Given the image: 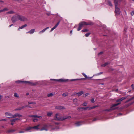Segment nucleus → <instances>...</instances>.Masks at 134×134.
Returning <instances> with one entry per match:
<instances>
[{
    "instance_id": "nucleus-1",
    "label": "nucleus",
    "mask_w": 134,
    "mask_h": 134,
    "mask_svg": "<svg viewBox=\"0 0 134 134\" xmlns=\"http://www.w3.org/2000/svg\"><path fill=\"white\" fill-rule=\"evenodd\" d=\"M59 114L57 113L55 115L54 120L57 121H63L67 119H69L71 118L70 116H65L64 117L59 116Z\"/></svg>"
},
{
    "instance_id": "nucleus-2",
    "label": "nucleus",
    "mask_w": 134,
    "mask_h": 134,
    "mask_svg": "<svg viewBox=\"0 0 134 134\" xmlns=\"http://www.w3.org/2000/svg\"><path fill=\"white\" fill-rule=\"evenodd\" d=\"M121 0H114V3L115 4V13L116 15H119L120 14L121 11L120 9L117 7L118 3L121 1Z\"/></svg>"
},
{
    "instance_id": "nucleus-3",
    "label": "nucleus",
    "mask_w": 134,
    "mask_h": 134,
    "mask_svg": "<svg viewBox=\"0 0 134 134\" xmlns=\"http://www.w3.org/2000/svg\"><path fill=\"white\" fill-rule=\"evenodd\" d=\"M121 104L120 102H119L117 104H113L112 105V107H110V109H105L104 110V111H109L110 110H114L115 109L113 108V107H115L116 106L118 105H119Z\"/></svg>"
},
{
    "instance_id": "nucleus-4",
    "label": "nucleus",
    "mask_w": 134,
    "mask_h": 134,
    "mask_svg": "<svg viewBox=\"0 0 134 134\" xmlns=\"http://www.w3.org/2000/svg\"><path fill=\"white\" fill-rule=\"evenodd\" d=\"M92 23L90 22L89 23H87L85 21H82L80 22L79 24V25L81 26L82 27H83L84 25H92Z\"/></svg>"
},
{
    "instance_id": "nucleus-5",
    "label": "nucleus",
    "mask_w": 134,
    "mask_h": 134,
    "mask_svg": "<svg viewBox=\"0 0 134 134\" xmlns=\"http://www.w3.org/2000/svg\"><path fill=\"white\" fill-rule=\"evenodd\" d=\"M19 20V15H16L14 16H13L11 18V20L13 23Z\"/></svg>"
},
{
    "instance_id": "nucleus-6",
    "label": "nucleus",
    "mask_w": 134,
    "mask_h": 134,
    "mask_svg": "<svg viewBox=\"0 0 134 134\" xmlns=\"http://www.w3.org/2000/svg\"><path fill=\"white\" fill-rule=\"evenodd\" d=\"M51 80H52L54 81H58L59 82H65L68 81V80L63 79H51Z\"/></svg>"
},
{
    "instance_id": "nucleus-7",
    "label": "nucleus",
    "mask_w": 134,
    "mask_h": 134,
    "mask_svg": "<svg viewBox=\"0 0 134 134\" xmlns=\"http://www.w3.org/2000/svg\"><path fill=\"white\" fill-rule=\"evenodd\" d=\"M19 20L22 21H24L27 20V19L24 16L19 15Z\"/></svg>"
},
{
    "instance_id": "nucleus-8",
    "label": "nucleus",
    "mask_w": 134,
    "mask_h": 134,
    "mask_svg": "<svg viewBox=\"0 0 134 134\" xmlns=\"http://www.w3.org/2000/svg\"><path fill=\"white\" fill-rule=\"evenodd\" d=\"M5 114L6 115L9 116L7 117V118H13V115L11 113L8 112H6L5 113Z\"/></svg>"
},
{
    "instance_id": "nucleus-9",
    "label": "nucleus",
    "mask_w": 134,
    "mask_h": 134,
    "mask_svg": "<svg viewBox=\"0 0 134 134\" xmlns=\"http://www.w3.org/2000/svg\"><path fill=\"white\" fill-rule=\"evenodd\" d=\"M48 126L46 125H44L40 129L41 131L45 130L47 131L48 130Z\"/></svg>"
},
{
    "instance_id": "nucleus-10",
    "label": "nucleus",
    "mask_w": 134,
    "mask_h": 134,
    "mask_svg": "<svg viewBox=\"0 0 134 134\" xmlns=\"http://www.w3.org/2000/svg\"><path fill=\"white\" fill-rule=\"evenodd\" d=\"M127 97H122L121 98L119 99H117L116 100V102H121L123 100L125 99H126L127 98Z\"/></svg>"
},
{
    "instance_id": "nucleus-11",
    "label": "nucleus",
    "mask_w": 134,
    "mask_h": 134,
    "mask_svg": "<svg viewBox=\"0 0 134 134\" xmlns=\"http://www.w3.org/2000/svg\"><path fill=\"white\" fill-rule=\"evenodd\" d=\"M55 108L57 109H65L64 107L59 106L55 107Z\"/></svg>"
},
{
    "instance_id": "nucleus-12",
    "label": "nucleus",
    "mask_w": 134,
    "mask_h": 134,
    "mask_svg": "<svg viewBox=\"0 0 134 134\" xmlns=\"http://www.w3.org/2000/svg\"><path fill=\"white\" fill-rule=\"evenodd\" d=\"M60 23V21H59L55 25V26L51 29V31H52L53 30L55 29L58 26V25H59Z\"/></svg>"
},
{
    "instance_id": "nucleus-13",
    "label": "nucleus",
    "mask_w": 134,
    "mask_h": 134,
    "mask_svg": "<svg viewBox=\"0 0 134 134\" xmlns=\"http://www.w3.org/2000/svg\"><path fill=\"white\" fill-rule=\"evenodd\" d=\"M22 115L18 113H15L14 115H13V118H15L17 117H21Z\"/></svg>"
},
{
    "instance_id": "nucleus-14",
    "label": "nucleus",
    "mask_w": 134,
    "mask_h": 134,
    "mask_svg": "<svg viewBox=\"0 0 134 134\" xmlns=\"http://www.w3.org/2000/svg\"><path fill=\"white\" fill-rule=\"evenodd\" d=\"M35 29H33L29 31L26 32L27 34L29 33L30 34H32L35 31Z\"/></svg>"
},
{
    "instance_id": "nucleus-15",
    "label": "nucleus",
    "mask_w": 134,
    "mask_h": 134,
    "mask_svg": "<svg viewBox=\"0 0 134 134\" xmlns=\"http://www.w3.org/2000/svg\"><path fill=\"white\" fill-rule=\"evenodd\" d=\"M20 119V118H15V119H13L11 120H10V121L11 122H15L16 121L19 120Z\"/></svg>"
},
{
    "instance_id": "nucleus-16",
    "label": "nucleus",
    "mask_w": 134,
    "mask_h": 134,
    "mask_svg": "<svg viewBox=\"0 0 134 134\" xmlns=\"http://www.w3.org/2000/svg\"><path fill=\"white\" fill-rule=\"evenodd\" d=\"M29 117H30L37 118L40 119H41L42 118V116H38L37 115H31L29 116Z\"/></svg>"
},
{
    "instance_id": "nucleus-17",
    "label": "nucleus",
    "mask_w": 134,
    "mask_h": 134,
    "mask_svg": "<svg viewBox=\"0 0 134 134\" xmlns=\"http://www.w3.org/2000/svg\"><path fill=\"white\" fill-rule=\"evenodd\" d=\"M27 107H30L29 106H28L27 105H25V106H22V107H19V108H19V110L22 109H23L24 108Z\"/></svg>"
},
{
    "instance_id": "nucleus-18",
    "label": "nucleus",
    "mask_w": 134,
    "mask_h": 134,
    "mask_svg": "<svg viewBox=\"0 0 134 134\" xmlns=\"http://www.w3.org/2000/svg\"><path fill=\"white\" fill-rule=\"evenodd\" d=\"M49 28V27H46V28L44 29L42 31H40L39 32V34H41L42 33H43L46 30Z\"/></svg>"
},
{
    "instance_id": "nucleus-19",
    "label": "nucleus",
    "mask_w": 134,
    "mask_h": 134,
    "mask_svg": "<svg viewBox=\"0 0 134 134\" xmlns=\"http://www.w3.org/2000/svg\"><path fill=\"white\" fill-rule=\"evenodd\" d=\"M24 83L27 84L29 85H33L32 82L29 81H24Z\"/></svg>"
},
{
    "instance_id": "nucleus-20",
    "label": "nucleus",
    "mask_w": 134,
    "mask_h": 134,
    "mask_svg": "<svg viewBox=\"0 0 134 134\" xmlns=\"http://www.w3.org/2000/svg\"><path fill=\"white\" fill-rule=\"evenodd\" d=\"M83 93V91H81L78 93H77V95L78 96H80Z\"/></svg>"
},
{
    "instance_id": "nucleus-21",
    "label": "nucleus",
    "mask_w": 134,
    "mask_h": 134,
    "mask_svg": "<svg viewBox=\"0 0 134 134\" xmlns=\"http://www.w3.org/2000/svg\"><path fill=\"white\" fill-rule=\"evenodd\" d=\"M32 129V127H29L25 129V131H28Z\"/></svg>"
},
{
    "instance_id": "nucleus-22",
    "label": "nucleus",
    "mask_w": 134,
    "mask_h": 134,
    "mask_svg": "<svg viewBox=\"0 0 134 134\" xmlns=\"http://www.w3.org/2000/svg\"><path fill=\"white\" fill-rule=\"evenodd\" d=\"M53 114L52 112H49L47 113V115L48 116H50Z\"/></svg>"
},
{
    "instance_id": "nucleus-23",
    "label": "nucleus",
    "mask_w": 134,
    "mask_h": 134,
    "mask_svg": "<svg viewBox=\"0 0 134 134\" xmlns=\"http://www.w3.org/2000/svg\"><path fill=\"white\" fill-rule=\"evenodd\" d=\"M15 82L18 83H23L24 82V81H20V80H18L15 81Z\"/></svg>"
},
{
    "instance_id": "nucleus-24",
    "label": "nucleus",
    "mask_w": 134,
    "mask_h": 134,
    "mask_svg": "<svg viewBox=\"0 0 134 134\" xmlns=\"http://www.w3.org/2000/svg\"><path fill=\"white\" fill-rule=\"evenodd\" d=\"M15 130H9L7 131V132L8 133L13 132H15Z\"/></svg>"
},
{
    "instance_id": "nucleus-25",
    "label": "nucleus",
    "mask_w": 134,
    "mask_h": 134,
    "mask_svg": "<svg viewBox=\"0 0 134 134\" xmlns=\"http://www.w3.org/2000/svg\"><path fill=\"white\" fill-rule=\"evenodd\" d=\"M98 107L97 106H93L91 107H90V108H89L88 110H91V109H94L95 108H96V107Z\"/></svg>"
},
{
    "instance_id": "nucleus-26",
    "label": "nucleus",
    "mask_w": 134,
    "mask_h": 134,
    "mask_svg": "<svg viewBox=\"0 0 134 134\" xmlns=\"http://www.w3.org/2000/svg\"><path fill=\"white\" fill-rule=\"evenodd\" d=\"M83 79H71L70 80L71 81H76L77 80H82Z\"/></svg>"
},
{
    "instance_id": "nucleus-27",
    "label": "nucleus",
    "mask_w": 134,
    "mask_h": 134,
    "mask_svg": "<svg viewBox=\"0 0 134 134\" xmlns=\"http://www.w3.org/2000/svg\"><path fill=\"white\" fill-rule=\"evenodd\" d=\"M109 63L108 62H106L104 64L101 65V66L102 67H105Z\"/></svg>"
},
{
    "instance_id": "nucleus-28",
    "label": "nucleus",
    "mask_w": 134,
    "mask_h": 134,
    "mask_svg": "<svg viewBox=\"0 0 134 134\" xmlns=\"http://www.w3.org/2000/svg\"><path fill=\"white\" fill-rule=\"evenodd\" d=\"M8 10V9L7 8H5L4 9H3L2 10H0V13H1L2 12L5 11H7Z\"/></svg>"
},
{
    "instance_id": "nucleus-29",
    "label": "nucleus",
    "mask_w": 134,
    "mask_h": 134,
    "mask_svg": "<svg viewBox=\"0 0 134 134\" xmlns=\"http://www.w3.org/2000/svg\"><path fill=\"white\" fill-rule=\"evenodd\" d=\"M38 126L39 125H37L36 126H35L32 127V129H38Z\"/></svg>"
},
{
    "instance_id": "nucleus-30",
    "label": "nucleus",
    "mask_w": 134,
    "mask_h": 134,
    "mask_svg": "<svg viewBox=\"0 0 134 134\" xmlns=\"http://www.w3.org/2000/svg\"><path fill=\"white\" fill-rule=\"evenodd\" d=\"M14 13V12L13 11L11 10L7 12V14H13Z\"/></svg>"
},
{
    "instance_id": "nucleus-31",
    "label": "nucleus",
    "mask_w": 134,
    "mask_h": 134,
    "mask_svg": "<svg viewBox=\"0 0 134 134\" xmlns=\"http://www.w3.org/2000/svg\"><path fill=\"white\" fill-rule=\"evenodd\" d=\"M27 26V25L26 24H25L24 25H23L21 26V27H19V28L20 29H22L24 27H26Z\"/></svg>"
},
{
    "instance_id": "nucleus-32",
    "label": "nucleus",
    "mask_w": 134,
    "mask_h": 134,
    "mask_svg": "<svg viewBox=\"0 0 134 134\" xmlns=\"http://www.w3.org/2000/svg\"><path fill=\"white\" fill-rule=\"evenodd\" d=\"M82 74L83 75V76L85 77L86 79H88V78H91L92 77H91L90 78H88L87 77V76L84 73H82Z\"/></svg>"
},
{
    "instance_id": "nucleus-33",
    "label": "nucleus",
    "mask_w": 134,
    "mask_h": 134,
    "mask_svg": "<svg viewBox=\"0 0 134 134\" xmlns=\"http://www.w3.org/2000/svg\"><path fill=\"white\" fill-rule=\"evenodd\" d=\"M53 94L52 93H50L48 94H47V96L48 97H49L51 96H53Z\"/></svg>"
},
{
    "instance_id": "nucleus-34",
    "label": "nucleus",
    "mask_w": 134,
    "mask_h": 134,
    "mask_svg": "<svg viewBox=\"0 0 134 134\" xmlns=\"http://www.w3.org/2000/svg\"><path fill=\"white\" fill-rule=\"evenodd\" d=\"M75 124L77 126H79L81 125V123L80 122H76Z\"/></svg>"
},
{
    "instance_id": "nucleus-35",
    "label": "nucleus",
    "mask_w": 134,
    "mask_h": 134,
    "mask_svg": "<svg viewBox=\"0 0 134 134\" xmlns=\"http://www.w3.org/2000/svg\"><path fill=\"white\" fill-rule=\"evenodd\" d=\"M89 107H87L86 108H82V111H83V110H86L87 109H88Z\"/></svg>"
},
{
    "instance_id": "nucleus-36",
    "label": "nucleus",
    "mask_w": 134,
    "mask_h": 134,
    "mask_svg": "<svg viewBox=\"0 0 134 134\" xmlns=\"http://www.w3.org/2000/svg\"><path fill=\"white\" fill-rule=\"evenodd\" d=\"M108 5L112 7V4H111V2L109 1H108Z\"/></svg>"
},
{
    "instance_id": "nucleus-37",
    "label": "nucleus",
    "mask_w": 134,
    "mask_h": 134,
    "mask_svg": "<svg viewBox=\"0 0 134 134\" xmlns=\"http://www.w3.org/2000/svg\"><path fill=\"white\" fill-rule=\"evenodd\" d=\"M88 31V30L87 29H85L82 30V32H86Z\"/></svg>"
},
{
    "instance_id": "nucleus-38",
    "label": "nucleus",
    "mask_w": 134,
    "mask_h": 134,
    "mask_svg": "<svg viewBox=\"0 0 134 134\" xmlns=\"http://www.w3.org/2000/svg\"><path fill=\"white\" fill-rule=\"evenodd\" d=\"M82 27L80 25H79V27L77 29V31H79L81 29Z\"/></svg>"
},
{
    "instance_id": "nucleus-39",
    "label": "nucleus",
    "mask_w": 134,
    "mask_h": 134,
    "mask_svg": "<svg viewBox=\"0 0 134 134\" xmlns=\"http://www.w3.org/2000/svg\"><path fill=\"white\" fill-rule=\"evenodd\" d=\"M90 34H91V33H86V34H85V36H86V37H87Z\"/></svg>"
},
{
    "instance_id": "nucleus-40",
    "label": "nucleus",
    "mask_w": 134,
    "mask_h": 134,
    "mask_svg": "<svg viewBox=\"0 0 134 134\" xmlns=\"http://www.w3.org/2000/svg\"><path fill=\"white\" fill-rule=\"evenodd\" d=\"M88 95H89V93H86L85 94H83V97H85L87 96H88Z\"/></svg>"
},
{
    "instance_id": "nucleus-41",
    "label": "nucleus",
    "mask_w": 134,
    "mask_h": 134,
    "mask_svg": "<svg viewBox=\"0 0 134 134\" xmlns=\"http://www.w3.org/2000/svg\"><path fill=\"white\" fill-rule=\"evenodd\" d=\"M33 121L34 122H37V119L36 118H34L33 119Z\"/></svg>"
},
{
    "instance_id": "nucleus-42",
    "label": "nucleus",
    "mask_w": 134,
    "mask_h": 134,
    "mask_svg": "<svg viewBox=\"0 0 134 134\" xmlns=\"http://www.w3.org/2000/svg\"><path fill=\"white\" fill-rule=\"evenodd\" d=\"M134 99V98L133 97L132 98H131L130 99H129L128 100H127L126 101V102H129L131 101V100L133 99Z\"/></svg>"
},
{
    "instance_id": "nucleus-43",
    "label": "nucleus",
    "mask_w": 134,
    "mask_h": 134,
    "mask_svg": "<svg viewBox=\"0 0 134 134\" xmlns=\"http://www.w3.org/2000/svg\"><path fill=\"white\" fill-rule=\"evenodd\" d=\"M14 96L15 97H19V96L16 93H14Z\"/></svg>"
},
{
    "instance_id": "nucleus-44",
    "label": "nucleus",
    "mask_w": 134,
    "mask_h": 134,
    "mask_svg": "<svg viewBox=\"0 0 134 134\" xmlns=\"http://www.w3.org/2000/svg\"><path fill=\"white\" fill-rule=\"evenodd\" d=\"M87 105V103L86 102H85L83 103L82 105L83 106H86Z\"/></svg>"
},
{
    "instance_id": "nucleus-45",
    "label": "nucleus",
    "mask_w": 134,
    "mask_h": 134,
    "mask_svg": "<svg viewBox=\"0 0 134 134\" xmlns=\"http://www.w3.org/2000/svg\"><path fill=\"white\" fill-rule=\"evenodd\" d=\"M29 104H35V103L34 102H29L28 103Z\"/></svg>"
},
{
    "instance_id": "nucleus-46",
    "label": "nucleus",
    "mask_w": 134,
    "mask_h": 134,
    "mask_svg": "<svg viewBox=\"0 0 134 134\" xmlns=\"http://www.w3.org/2000/svg\"><path fill=\"white\" fill-rule=\"evenodd\" d=\"M131 15L132 16L134 14V10L132 11L131 12Z\"/></svg>"
},
{
    "instance_id": "nucleus-47",
    "label": "nucleus",
    "mask_w": 134,
    "mask_h": 134,
    "mask_svg": "<svg viewBox=\"0 0 134 134\" xmlns=\"http://www.w3.org/2000/svg\"><path fill=\"white\" fill-rule=\"evenodd\" d=\"M131 87L134 90V84H132L131 86Z\"/></svg>"
},
{
    "instance_id": "nucleus-48",
    "label": "nucleus",
    "mask_w": 134,
    "mask_h": 134,
    "mask_svg": "<svg viewBox=\"0 0 134 134\" xmlns=\"http://www.w3.org/2000/svg\"><path fill=\"white\" fill-rule=\"evenodd\" d=\"M62 96H64V97H66V96H67V94H66V93H63L62 95Z\"/></svg>"
},
{
    "instance_id": "nucleus-49",
    "label": "nucleus",
    "mask_w": 134,
    "mask_h": 134,
    "mask_svg": "<svg viewBox=\"0 0 134 134\" xmlns=\"http://www.w3.org/2000/svg\"><path fill=\"white\" fill-rule=\"evenodd\" d=\"M91 102L93 103L94 102V99H91Z\"/></svg>"
},
{
    "instance_id": "nucleus-50",
    "label": "nucleus",
    "mask_w": 134,
    "mask_h": 134,
    "mask_svg": "<svg viewBox=\"0 0 134 134\" xmlns=\"http://www.w3.org/2000/svg\"><path fill=\"white\" fill-rule=\"evenodd\" d=\"M97 120V118H96L94 119L93 120V121H96Z\"/></svg>"
},
{
    "instance_id": "nucleus-51",
    "label": "nucleus",
    "mask_w": 134,
    "mask_h": 134,
    "mask_svg": "<svg viewBox=\"0 0 134 134\" xmlns=\"http://www.w3.org/2000/svg\"><path fill=\"white\" fill-rule=\"evenodd\" d=\"M1 121H6L7 120V119H2V120H1Z\"/></svg>"
},
{
    "instance_id": "nucleus-52",
    "label": "nucleus",
    "mask_w": 134,
    "mask_h": 134,
    "mask_svg": "<svg viewBox=\"0 0 134 134\" xmlns=\"http://www.w3.org/2000/svg\"><path fill=\"white\" fill-rule=\"evenodd\" d=\"M25 132V131H20L19 132V133H24Z\"/></svg>"
},
{
    "instance_id": "nucleus-53",
    "label": "nucleus",
    "mask_w": 134,
    "mask_h": 134,
    "mask_svg": "<svg viewBox=\"0 0 134 134\" xmlns=\"http://www.w3.org/2000/svg\"><path fill=\"white\" fill-rule=\"evenodd\" d=\"M81 109H82V108L78 107V108H77V110H80Z\"/></svg>"
},
{
    "instance_id": "nucleus-54",
    "label": "nucleus",
    "mask_w": 134,
    "mask_h": 134,
    "mask_svg": "<svg viewBox=\"0 0 134 134\" xmlns=\"http://www.w3.org/2000/svg\"><path fill=\"white\" fill-rule=\"evenodd\" d=\"M103 53V52H100V53H99L98 54V55H100V54H102Z\"/></svg>"
},
{
    "instance_id": "nucleus-55",
    "label": "nucleus",
    "mask_w": 134,
    "mask_h": 134,
    "mask_svg": "<svg viewBox=\"0 0 134 134\" xmlns=\"http://www.w3.org/2000/svg\"><path fill=\"white\" fill-rule=\"evenodd\" d=\"M103 73V72H101L98 74V75L101 74Z\"/></svg>"
},
{
    "instance_id": "nucleus-56",
    "label": "nucleus",
    "mask_w": 134,
    "mask_h": 134,
    "mask_svg": "<svg viewBox=\"0 0 134 134\" xmlns=\"http://www.w3.org/2000/svg\"><path fill=\"white\" fill-rule=\"evenodd\" d=\"M77 94V93H76V92H75V93H74V94H73V95H76V94Z\"/></svg>"
},
{
    "instance_id": "nucleus-57",
    "label": "nucleus",
    "mask_w": 134,
    "mask_h": 134,
    "mask_svg": "<svg viewBox=\"0 0 134 134\" xmlns=\"http://www.w3.org/2000/svg\"><path fill=\"white\" fill-rule=\"evenodd\" d=\"M18 108L15 109L14 110L15 111L19 110Z\"/></svg>"
},
{
    "instance_id": "nucleus-58",
    "label": "nucleus",
    "mask_w": 134,
    "mask_h": 134,
    "mask_svg": "<svg viewBox=\"0 0 134 134\" xmlns=\"http://www.w3.org/2000/svg\"><path fill=\"white\" fill-rule=\"evenodd\" d=\"M13 124H14V122H12L11 123V125H13Z\"/></svg>"
},
{
    "instance_id": "nucleus-59",
    "label": "nucleus",
    "mask_w": 134,
    "mask_h": 134,
    "mask_svg": "<svg viewBox=\"0 0 134 134\" xmlns=\"http://www.w3.org/2000/svg\"><path fill=\"white\" fill-rule=\"evenodd\" d=\"M13 24H11V25H10L9 26V27H10L11 26H13Z\"/></svg>"
},
{
    "instance_id": "nucleus-60",
    "label": "nucleus",
    "mask_w": 134,
    "mask_h": 134,
    "mask_svg": "<svg viewBox=\"0 0 134 134\" xmlns=\"http://www.w3.org/2000/svg\"><path fill=\"white\" fill-rule=\"evenodd\" d=\"M72 30H71L70 32V34H71L72 32Z\"/></svg>"
},
{
    "instance_id": "nucleus-61",
    "label": "nucleus",
    "mask_w": 134,
    "mask_h": 134,
    "mask_svg": "<svg viewBox=\"0 0 134 134\" xmlns=\"http://www.w3.org/2000/svg\"><path fill=\"white\" fill-rule=\"evenodd\" d=\"M55 124L56 125H58L59 124V123H58L56 122L55 123Z\"/></svg>"
},
{
    "instance_id": "nucleus-62",
    "label": "nucleus",
    "mask_w": 134,
    "mask_h": 134,
    "mask_svg": "<svg viewBox=\"0 0 134 134\" xmlns=\"http://www.w3.org/2000/svg\"><path fill=\"white\" fill-rule=\"evenodd\" d=\"M29 93H26V95H29Z\"/></svg>"
},
{
    "instance_id": "nucleus-63",
    "label": "nucleus",
    "mask_w": 134,
    "mask_h": 134,
    "mask_svg": "<svg viewBox=\"0 0 134 134\" xmlns=\"http://www.w3.org/2000/svg\"><path fill=\"white\" fill-rule=\"evenodd\" d=\"M74 100H77V99H74Z\"/></svg>"
},
{
    "instance_id": "nucleus-64",
    "label": "nucleus",
    "mask_w": 134,
    "mask_h": 134,
    "mask_svg": "<svg viewBox=\"0 0 134 134\" xmlns=\"http://www.w3.org/2000/svg\"><path fill=\"white\" fill-rule=\"evenodd\" d=\"M1 96L0 95V100L1 99Z\"/></svg>"
}]
</instances>
